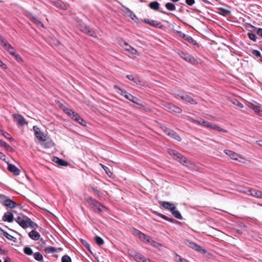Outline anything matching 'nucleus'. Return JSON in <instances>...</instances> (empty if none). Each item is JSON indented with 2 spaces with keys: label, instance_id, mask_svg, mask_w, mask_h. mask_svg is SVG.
<instances>
[{
  "label": "nucleus",
  "instance_id": "nucleus-14",
  "mask_svg": "<svg viewBox=\"0 0 262 262\" xmlns=\"http://www.w3.org/2000/svg\"><path fill=\"white\" fill-rule=\"evenodd\" d=\"M247 193L255 198H262V192L258 190L249 189Z\"/></svg>",
  "mask_w": 262,
  "mask_h": 262
},
{
  "label": "nucleus",
  "instance_id": "nucleus-28",
  "mask_svg": "<svg viewBox=\"0 0 262 262\" xmlns=\"http://www.w3.org/2000/svg\"><path fill=\"white\" fill-rule=\"evenodd\" d=\"M170 212L176 218L180 220L182 219V216L179 211L176 209V207Z\"/></svg>",
  "mask_w": 262,
  "mask_h": 262
},
{
  "label": "nucleus",
  "instance_id": "nucleus-27",
  "mask_svg": "<svg viewBox=\"0 0 262 262\" xmlns=\"http://www.w3.org/2000/svg\"><path fill=\"white\" fill-rule=\"evenodd\" d=\"M170 132L168 133V136L177 141H180L181 140V138L173 130H171L169 131Z\"/></svg>",
  "mask_w": 262,
  "mask_h": 262
},
{
  "label": "nucleus",
  "instance_id": "nucleus-59",
  "mask_svg": "<svg viewBox=\"0 0 262 262\" xmlns=\"http://www.w3.org/2000/svg\"><path fill=\"white\" fill-rule=\"evenodd\" d=\"M178 256L179 257V261L180 262H189V261H188V260H187L185 258H182L180 256H179V255H178Z\"/></svg>",
  "mask_w": 262,
  "mask_h": 262
},
{
  "label": "nucleus",
  "instance_id": "nucleus-33",
  "mask_svg": "<svg viewBox=\"0 0 262 262\" xmlns=\"http://www.w3.org/2000/svg\"><path fill=\"white\" fill-rule=\"evenodd\" d=\"M63 111L69 116H71L72 118L74 117V115L76 113L73 112L72 110L67 107L66 106L63 107Z\"/></svg>",
  "mask_w": 262,
  "mask_h": 262
},
{
  "label": "nucleus",
  "instance_id": "nucleus-9",
  "mask_svg": "<svg viewBox=\"0 0 262 262\" xmlns=\"http://www.w3.org/2000/svg\"><path fill=\"white\" fill-rule=\"evenodd\" d=\"M13 117L14 121L19 125L23 126L27 124L25 118L21 115L14 114L13 115Z\"/></svg>",
  "mask_w": 262,
  "mask_h": 262
},
{
  "label": "nucleus",
  "instance_id": "nucleus-22",
  "mask_svg": "<svg viewBox=\"0 0 262 262\" xmlns=\"http://www.w3.org/2000/svg\"><path fill=\"white\" fill-rule=\"evenodd\" d=\"M142 21L154 27H158L161 24L160 22L157 21L146 18L143 19Z\"/></svg>",
  "mask_w": 262,
  "mask_h": 262
},
{
  "label": "nucleus",
  "instance_id": "nucleus-58",
  "mask_svg": "<svg viewBox=\"0 0 262 262\" xmlns=\"http://www.w3.org/2000/svg\"><path fill=\"white\" fill-rule=\"evenodd\" d=\"M256 33L260 36L262 37V29L261 28L258 29L257 30Z\"/></svg>",
  "mask_w": 262,
  "mask_h": 262
},
{
  "label": "nucleus",
  "instance_id": "nucleus-48",
  "mask_svg": "<svg viewBox=\"0 0 262 262\" xmlns=\"http://www.w3.org/2000/svg\"><path fill=\"white\" fill-rule=\"evenodd\" d=\"M0 132L2 133V134L7 139H10L11 138L10 137V135L8 133L4 131L3 130H1Z\"/></svg>",
  "mask_w": 262,
  "mask_h": 262
},
{
  "label": "nucleus",
  "instance_id": "nucleus-43",
  "mask_svg": "<svg viewBox=\"0 0 262 262\" xmlns=\"http://www.w3.org/2000/svg\"><path fill=\"white\" fill-rule=\"evenodd\" d=\"M62 262H72L70 257L67 255H64L62 257Z\"/></svg>",
  "mask_w": 262,
  "mask_h": 262
},
{
  "label": "nucleus",
  "instance_id": "nucleus-60",
  "mask_svg": "<svg viewBox=\"0 0 262 262\" xmlns=\"http://www.w3.org/2000/svg\"><path fill=\"white\" fill-rule=\"evenodd\" d=\"M164 132L165 133V134L168 136V133L170 132H168V131H171V129H169V128H165L164 129H163Z\"/></svg>",
  "mask_w": 262,
  "mask_h": 262
},
{
  "label": "nucleus",
  "instance_id": "nucleus-37",
  "mask_svg": "<svg viewBox=\"0 0 262 262\" xmlns=\"http://www.w3.org/2000/svg\"><path fill=\"white\" fill-rule=\"evenodd\" d=\"M165 7L169 11H174L176 10L175 5L172 3H167L165 4Z\"/></svg>",
  "mask_w": 262,
  "mask_h": 262
},
{
  "label": "nucleus",
  "instance_id": "nucleus-23",
  "mask_svg": "<svg viewBox=\"0 0 262 262\" xmlns=\"http://www.w3.org/2000/svg\"><path fill=\"white\" fill-rule=\"evenodd\" d=\"M53 161L55 163H57L58 165H60V166H66L68 165V163L67 162H66V161H64L62 159H60L56 157H55L53 158Z\"/></svg>",
  "mask_w": 262,
  "mask_h": 262
},
{
  "label": "nucleus",
  "instance_id": "nucleus-38",
  "mask_svg": "<svg viewBox=\"0 0 262 262\" xmlns=\"http://www.w3.org/2000/svg\"><path fill=\"white\" fill-rule=\"evenodd\" d=\"M56 6L57 7H59L61 9L66 10L68 8V6L66 5L65 4L63 3L61 1H57L56 2Z\"/></svg>",
  "mask_w": 262,
  "mask_h": 262
},
{
  "label": "nucleus",
  "instance_id": "nucleus-41",
  "mask_svg": "<svg viewBox=\"0 0 262 262\" xmlns=\"http://www.w3.org/2000/svg\"><path fill=\"white\" fill-rule=\"evenodd\" d=\"M114 88L118 90V93H119L120 94H121V95L124 96V97H125V93H127L126 91L122 90V89H121L120 88H119L117 85H114Z\"/></svg>",
  "mask_w": 262,
  "mask_h": 262
},
{
  "label": "nucleus",
  "instance_id": "nucleus-24",
  "mask_svg": "<svg viewBox=\"0 0 262 262\" xmlns=\"http://www.w3.org/2000/svg\"><path fill=\"white\" fill-rule=\"evenodd\" d=\"M72 118L83 126H85L86 125L85 121L77 113H75V114L74 115V117H72Z\"/></svg>",
  "mask_w": 262,
  "mask_h": 262
},
{
  "label": "nucleus",
  "instance_id": "nucleus-40",
  "mask_svg": "<svg viewBox=\"0 0 262 262\" xmlns=\"http://www.w3.org/2000/svg\"><path fill=\"white\" fill-rule=\"evenodd\" d=\"M147 244L156 248H159V247L160 246V244L159 243L152 240L151 237L150 238L149 242H148Z\"/></svg>",
  "mask_w": 262,
  "mask_h": 262
},
{
  "label": "nucleus",
  "instance_id": "nucleus-31",
  "mask_svg": "<svg viewBox=\"0 0 262 262\" xmlns=\"http://www.w3.org/2000/svg\"><path fill=\"white\" fill-rule=\"evenodd\" d=\"M185 61L194 65L198 63L196 59H195L192 55L190 54H189V57H187V59H186Z\"/></svg>",
  "mask_w": 262,
  "mask_h": 262
},
{
  "label": "nucleus",
  "instance_id": "nucleus-42",
  "mask_svg": "<svg viewBox=\"0 0 262 262\" xmlns=\"http://www.w3.org/2000/svg\"><path fill=\"white\" fill-rule=\"evenodd\" d=\"M24 252L25 254L31 255L33 254V251L29 247H25L24 248Z\"/></svg>",
  "mask_w": 262,
  "mask_h": 262
},
{
  "label": "nucleus",
  "instance_id": "nucleus-54",
  "mask_svg": "<svg viewBox=\"0 0 262 262\" xmlns=\"http://www.w3.org/2000/svg\"><path fill=\"white\" fill-rule=\"evenodd\" d=\"M220 10L223 12L224 14H228L230 13V11L227 9L221 8Z\"/></svg>",
  "mask_w": 262,
  "mask_h": 262
},
{
  "label": "nucleus",
  "instance_id": "nucleus-5",
  "mask_svg": "<svg viewBox=\"0 0 262 262\" xmlns=\"http://www.w3.org/2000/svg\"><path fill=\"white\" fill-rule=\"evenodd\" d=\"M16 222L23 228L29 227L30 219L26 216H18L15 219Z\"/></svg>",
  "mask_w": 262,
  "mask_h": 262
},
{
  "label": "nucleus",
  "instance_id": "nucleus-49",
  "mask_svg": "<svg viewBox=\"0 0 262 262\" xmlns=\"http://www.w3.org/2000/svg\"><path fill=\"white\" fill-rule=\"evenodd\" d=\"M232 103L234 105L238 106L240 108H243V105L241 103H240L238 101L236 100V99L233 100L232 101Z\"/></svg>",
  "mask_w": 262,
  "mask_h": 262
},
{
  "label": "nucleus",
  "instance_id": "nucleus-47",
  "mask_svg": "<svg viewBox=\"0 0 262 262\" xmlns=\"http://www.w3.org/2000/svg\"><path fill=\"white\" fill-rule=\"evenodd\" d=\"M13 56H14L15 60H17L18 62H23V59H22L21 57H20V56L18 54L15 53Z\"/></svg>",
  "mask_w": 262,
  "mask_h": 262
},
{
  "label": "nucleus",
  "instance_id": "nucleus-12",
  "mask_svg": "<svg viewBox=\"0 0 262 262\" xmlns=\"http://www.w3.org/2000/svg\"><path fill=\"white\" fill-rule=\"evenodd\" d=\"M80 30L83 32L89 34L91 36L95 37V33L90 30V28L86 25H81L80 27Z\"/></svg>",
  "mask_w": 262,
  "mask_h": 262
},
{
  "label": "nucleus",
  "instance_id": "nucleus-3",
  "mask_svg": "<svg viewBox=\"0 0 262 262\" xmlns=\"http://www.w3.org/2000/svg\"><path fill=\"white\" fill-rule=\"evenodd\" d=\"M194 122L198 123V124H202L205 127L210 128V129L214 130H217L219 132H223L224 133H227V130H226V129L222 128L220 127L219 126H217L216 125L211 123L209 122L206 121L201 120H199V121H194Z\"/></svg>",
  "mask_w": 262,
  "mask_h": 262
},
{
  "label": "nucleus",
  "instance_id": "nucleus-34",
  "mask_svg": "<svg viewBox=\"0 0 262 262\" xmlns=\"http://www.w3.org/2000/svg\"><path fill=\"white\" fill-rule=\"evenodd\" d=\"M33 256L35 259L37 261L42 262L43 261V256L41 253L39 252H35L33 254Z\"/></svg>",
  "mask_w": 262,
  "mask_h": 262
},
{
  "label": "nucleus",
  "instance_id": "nucleus-11",
  "mask_svg": "<svg viewBox=\"0 0 262 262\" xmlns=\"http://www.w3.org/2000/svg\"><path fill=\"white\" fill-rule=\"evenodd\" d=\"M26 15L27 16V17L28 18H29L35 24H36L38 26H40L42 27H44L42 23H41V22L38 19V18L37 17L33 16L32 15V14H31L29 12H27L26 13Z\"/></svg>",
  "mask_w": 262,
  "mask_h": 262
},
{
  "label": "nucleus",
  "instance_id": "nucleus-29",
  "mask_svg": "<svg viewBox=\"0 0 262 262\" xmlns=\"http://www.w3.org/2000/svg\"><path fill=\"white\" fill-rule=\"evenodd\" d=\"M125 93V97L126 99H127L128 100H130V101H132V102H133L134 103H137V98H136L135 97H134L132 94H129L128 93Z\"/></svg>",
  "mask_w": 262,
  "mask_h": 262
},
{
  "label": "nucleus",
  "instance_id": "nucleus-30",
  "mask_svg": "<svg viewBox=\"0 0 262 262\" xmlns=\"http://www.w3.org/2000/svg\"><path fill=\"white\" fill-rule=\"evenodd\" d=\"M159 6L160 4L156 1L151 2L149 4V7L154 10H158Z\"/></svg>",
  "mask_w": 262,
  "mask_h": 262
},
{
  "label": "nucleus",
  "instance_id": "nucleus-17",
  "mask_svg": "<svg viewBox=\"0 0 262 262\" xmlns=\"http://www.w3.org/2000/svg\"><path fill=\"white\" fill-rule=\"evenodd\" d=\"M8 169L9 171L13 172L16 176L19 174V169L14 165L9 164L8 166Z\"/></svg>",
  "mask_w": 262,
  "mask_h": 262
},
{
  "label": "nucleus",
  "instance_id": "nucleus-15",
  "mask_svg": "<svg viewBox=\"0 0 262 262\" xmlns=\"http://www.w3.org/2000/svg\"><path fill=\"white\" fill-rule=\"evenodd\" d=\"M2 219L3 221L11 223L13 221V215L11 212L8 211L5 213Z\"/></svg>",
  "mask_w": 262,
  "mask_h": 262
},
{
  "label": "nucleus",
  "instance_id": "nucleus-50",
  "mask_svg": "<svg viewBox=\"0 0 262 262\" xmlns=\"http://www.w3.org/2000/svg\"><path fill=\"white\" fill-rule=\"evenodd\" d=\"M91 188L93 192L96 193L98 196H101L102 195V193L100 191L97 190L96 188L91 187Z\"/></svg>",
  "mask_w": 262,
  "mask_h": 262
},
{
  "label": "nucleus",
  "instance_id": "nucleus-62",
  "mask_svg": "<svg viewBox=\"0 0 262 262\" xmlns=\"http://www.w3.org/2000/svg\"><path fill=\"white\" fill-rule=\"evenodd\" d=\"M161 217L165 220H169V217H168L167 216H166V215H165L164 214H162L161 215Z\"/></svg>",
  "mask_w": 262,
  "mask_h": 262
},
{
  "label": "nucleus",
  "instance_id": "nucleus-6",
  "mask_svg": "<svg viewBox=\"0 0 262 262\" xmlns=\"http://www.w3.org/2000/svg\"><path fill=\"white\" fill-rule=\"evenodd\" d=\"M184 243L186 245L195 250L196 251L202 252L204 253H205V250L203 249L202 248V247H201L200 246H199V245L196 244L195 243L190 242V241L187 239L184 240Z\"/></svg>",
  "mask_w": 262,
  "mask_h": 262
},
{
  "label": "nucleus",
  "instance_id": "nucleus-39",
  "mask_svg": "<svg viewBox=\"0 0 262 262\" xmlns=\"http://www.w3.org/2000/svg\"><path fill=\"white\" fill-rule=\"evenodd\" d=\"M94 239H95V242L99 246H101L104 244V241L103 240V239L98 236H96L95 237Z\"/></svg>",
  "mask_w": 262,
  "mask_h": 262
},
{
  "label": "nucleus",
  "instance_id": "nucleus-25",
  "mask_svg": "<svg viewBox=\"0 0 262 262\" xmlns=\"http://www.w3.org/2000/svg\"><path fill=\"white\" fill-rule=\"evenodd\" d=\"M29 236L31 239L35 241L39 239L40 236L39 233L34 230H32L31 232H30L29 233Z\"/></svg>",
  "mask_w": 262,
  "mask_h": 262
},
{
  "label": "nucleus",
  "instance_id": "nucleus-1",
  "mask_svg": "<svg viewBox=\"0 0 262 262\" xmlns=\"http://www.w3.org/2000/svg\"><path fill=\"white\" fill-rule=\"evenodd\" d=\"M168 152L169 155L172 156L175 160L181 163L182 164L190 168L193 167L194 165L189 160L187 159L186 157L174 149H168Z\"/></svg>",
  "mask_w": 262,
  "mask_h": 262
},
{
  "label": "nucleus",
  "instance_id": "nucleus-56",
  "mask_svg": "<svg viewBox=\"0 0 262 262\" xmlns=\"http://www.w3.org/2000/svg\"><path fill=\"white\" fill-rule=\"evenodd\" d=\"M8 198L4 195H0V202L4 203V201L5 199H7Z\"/></svg>",
  "mask_w": 262,
  "mask_h": 262
},
{
  "label": "nucleus",
  "instance_id": "nucleus-32",
  "mask_svg": "<svg viewBox=\"0 0 262 262\" xmlns=\"http://www.w3.org/2000/svg\"><path fill=\"white\" fill-rule=\"evenodd\" d=\"M0 146L4 147L7 150H11L12 149V147H11L9 145L7 144V143L4 141L0 139Z\"/></svg>",
  "mask_w": 262,
  "mask_h": 262
},
{
  "label": "nucleus",
  "instance_id": "nucleus-63",
  "mask_svg": "<svg viewBox=\"0 0 262 262\" xmlns=\"http://www.w3.org/2000/svg\"><path fill=\"white\" fill-rule=\"evenodd\" d=\"M256 143H257L258 145H259V146H262V141H256Z\"/></svg>",
  "mask_w": 262,
  "mask_h": 262
},
{
  "label": "nucleus",
  "instance_id": "nucleus-45",
  "mask_svg": "<svg viewBox=\"0 0 262 262\" xmlns=\"http://www.w3.org/2000/svg\"><path fill=\"white\" fill-rule=\"evenodd\" d=\"M247 36L252 41H256L257 37L255 34L251 33H248L247 34Z\"/></svg>",
  "mask_w": 262,
  "mask_h": 262
},
{
  "label": "nucleus",
  "instance_id": "nucleus-53",
  "mask_svg": "<svg viewBox=\"0 0 262 262\" xmlns=\"http://www.w3.org/2000/svg\"><path fill=\"white\" fill-rule=\"evenodd\" d=\"M30 225H29V227H30L32 228L36 229L37 227V224H35V223H34L33 222H32L31 220H30Z\"/></svg>",
  "mask_w": 262,
  "mask_h": 262
},
{
  "label": "nucleus",
  "instance_id": "nucleus-21",
  "mask_svg": "<svg viewBox=\"0 0 262 262\" xmlns=\"http://www.w3.org/2000/svg\"><path fill=\"white\" fill-rule=\"evenodd\" d=\"M160 204H162L163 207L165 209L169 210L170 211L175 207L173 204L168 202H160Z\"/></svg>",
  "mask_w": 262,
  "mask_h": 262
},
{
  "label": "nucleus",
  "instance_id": "nucleus-19",
  "mask_svg": "<svg viewBox=\"0 0 262 262\" xmlns=\"http://www.w3.org/2000/svg\"><path fill=\"white\" fill-rule=\"evenodd\" d=\"M126 77L136 84H141L142 83L141 79L138 77L134 76L132 75H127Z\"/></svg>",
  "mask_w": 262,
  "mask_h": 262
},
{
  "label": "nucleus",
  "instance_id": "nucleus-51",
  "mask_svg": "<svg viewBox=\"0 0 262 262\" xmlns=\"http://www.w3.org/2000/svg\"><path fill=\"white\" fill-rule=\"evenodd\" d=\"M252 53L253 55L256 57H261L260 52L258 50H254L252 51Z\"/></svg>",
  "mask_w": 262,
  "mask_h": 262
},
{
  "label": "nucleus",
  "instance_id": "nucleus-35",
  "mask_svg": "<svg viewBox=\"0 0 262 262\" xmlns=\"http://www.w3.org/2000/svg\"><path fill=\"white\" fill-rule=\"evenodd\" d=\"M124 49L126 51L129 52L133 55H137V54L139 55L138 54L137 51L135 48H134L133 47L130 46V45L127 46V48H124Z\"/></svg>",
  "mask_w": 262,
  "mask_h": 262
},
{
  "label": "nucleus",
  "instance_id": "nucleus-18",
  "mask_svg": "<svg viewBox=\"0 0 262 262\" xmlns=\"http://www.w3.org/2000/svg\"><path fill=\"white\" fill-rule=\"evenodd\" d=\"M178 33L180 34V35L181 37H182L183 38H184L188 42L191 43L193 45H195L196 43L195 40H194V39L190 36L187 35L181 32H179Z\"/></svg>",
  "mask_w": 262,
  "mask_h": 262
},
{
  "label": "nucleus",
  "instance_id": "nucleus-16",
  "mask_svg": "<svg viewBox=\"0 0 262 262\" xmlns=\"http://www.w3.org/2000/svg\"><path fill=\"white\" fill-rule=\"evenodd\" d=\"M0 43L2 46L8 51L9 50L12 46L7 42V41L3 37V36L0 34Z\"/></svg>",
  "mask_w": 262,
  "mask_h": 262
},
{
  "label": "nucleus",
  "instance_id": "nucleus-64",
  "mask_svg": "<svg viewBox=\"0 0 262 262\" xmlns=\"http://www.w3.org/2000/svg\"><path fill=\"white\" fill-rule=\"evenodd\" d=\"M4 262H11V259L10 258H7L5 259Z\"/></svg>",
  "mask_w": 262,
  "mask_h": 262
},
{
  "label": "nucleus",
  "instance_id": "nucleus-8",
  "mask_svg": "<svg viewBox=\"0 0 262 262\" xmlns=\"http://www.w3.org/2000/svg\"><path fill=\"white\" fill-rule=\"evenodd\" d=\"M178 96L180 97L182 100H184L186 102L189 103L191 104H197V101L193 99L187 94H178Z\"/></svg>",
  "mask_w": 262,
  "mask_h": 262
},
{
  "label": "nucleus",
  "instance_id": "nucleus-26",
  "mask_svg": "<svg viewBox=\"0 0 262 262\" xmlns=\"http://www.w3.org/2000/svg\"><path fill=\"white\" fill-rule=\"evenodd\" d=\"M169 111L170 112H175L177 113H181L182 112V110L181 108L177 107L174 105L169 104V107H168Z\"/></svg>",
  "mask_w": 262,
  "mask_h": 262
},
{
  "label": "nucleus",
  "instance_id": "nucleus-52",
  "mask_svg": "<svg viewBox=\"0 0 262 262\" xmlns=\"http://www.w3.org/2000/svg\"><path fill=\"white\" fill-rule=\"evenodd\" d=\"M11 55H14L16 52L14 48L12 47L9 50L7 51Z\"/></svg>",
  "mask_w": 262,
  "mask_h": 262
},
{
  "label": "nucleus",
  "instance_id": "nucleus-61",
  "mask_svg": "<svg viewBox=\"0 0 262 262\" xmlns=\"http://www.w3.org/2000/svg\"><path fill=\"white\" fill-rule=\"evenodd\" d=\"M164 132L165 133V134L168 136V133L170 132H168V131H171V129H169V128H165L164 129H163Z\"/></svg>",
  "mask_w": 262,
  "mask_h": 262
},
{
  "label": "nucleus",
  "instance_id": "nucleus-10",
  "mask_svg": "<svg viewBox=\"0 0 262 262\" xmlns=\"http://www.w3.org/2000/svg\"><path fill=\"white\" fill-rule=\"evenodd\" d=\"M135 233L138 235L140 239L145 243H147L149 242L150 237L149 236H147V235L145 234L144 233L141 232V231L136 230Z\"/></svg>",
  "mask_w": 262,
  "mask_h": 262
},
{
  "label": "nucleus",
  "instance_id": "nucleus-7",
  "mask_svg": "<svg viewBox=\"0 0 262 262\" xmlns=\"http://www.w3.org/2000/svg\"><path fill=\"white\" fill-rule=\"evenodd\" d=\"M33 130L35 133V137L41 141H45L46 140V135L42 133L39 128L36 126L33 127Z\"/></svg>",
  "mask_w": 262,
  "mask_h": 262
},
{
  "label": "nucleus",
  "instance_id": "nucleus-46",
  "mask_svg": "<svg viewBox=\"0 0 262 262\" xmlns=\"http://www.w3.org/2000/svg\"><path fill=\"white\" fill-rule=\"evenodd\" d=\"M101 165L102 166V167L103 168V169L104 170V171H105V172L108 175V176H111L112 174V172L111 171L110 169L106 166H104V165H103L102 164H101Z\"/></svg>",
  "mask_w": 262,
  "mask_h": 262
},
{
  "label": "nucleus",
  "instance_id": "nucleus-55",
  "mask_svg": "<svg viewBox=\"0 0 262 262\" xmlns=\"http://www.w3.org/2000/svg\"><path fill=\"white\" fill-rule=\"evenodd\" d=\"M194 2V0H186V3L189 6L193 5Z\"/></svg>",
  "mask_w": 262,
  "mask_h": 262
},
{
  "label": "nucleus",
  "instance_id": "nucleus-4",
  "mask_svg": "<svg viewBox=\"0 0 262 262\" xmlns=\"http://www.w3.org/2000/svg\"><path fill=\"white\" fill-rule=\"evenodd\" d=\"M224 152L230 157L231 159L238 161L239 162L244 163L245 162L246 160L242 156L230 150H225Z\"/></svg>",
  "mask_w": 262,
  "mask_h": 262
},
{
  "label": "nucleus",
  "instance_id": "nucleus-2",
  "mask_svg": "<svg viewBox=\"0 0 262 262\" xmlns=\"http://www.w3.org/2000/svg\"><path fill=\"white\" fill-rule=\"evenodd\" d=\"M86 201L89 205L91 207L93 210L98 213H101L103 211H107V208L99 203L95 199H93L92 197H88Z\"/></svg>",
  "mask_w": 262,
  "mask_h": 262
},
{
  "label": "nucleus",
  "instance_id": "nucleus-13",
  "mask_svg": "<svg viewBox=\"0 0 262 262\" xmlns=\"http://www.w3.org/2000/svg\"><path fill=\"white\" fill-rule=\"evenodd\" d=\"M62 250V248H55L52 246H49L45 249L46 253H53L54 252H59Z\"/></svg>",
  "mask_w": 262,
  "mask_h": 262
},
{
  "label": "nucleus",
  "instance_id": "nucleus-20",
  "mask_svg": "<svg viewBox=\"0 0 262 262\" xmlns=\"http://www.w3.org/2000/svg\"><path fill=\"white\" fill-rule=\"evenodd\" d=\"M4 205L10 208H14L16 206V203L8 198L4 201Z\"/></svg>",
  "mask_w": 262,
  "mask_h": 262
},
{
  "label": "nucleus",
  "instance_id": "nucleus-36",
  "mask_svg": "<svg viewBox=\"0 0 262 262\" xmlns=\"http://www.w3.org/2000/svg\"><path fill=\"white\" fill-rule=\"evenodd\" d=\"M0 231L3 232V234L4 236H5L7 238L11 241H14L15 238L13 236L9 234L6 231H4L2 228L0 227Z\"/></svg>",
  "mask_w": 262,
  "mask_h": 262
},
{
  "label": "nucleus",
  "instance_id": "nucleus-57",
  "mask_svg": "<svg viewBox=\"0 0 262 262\" xmlns=\"http://www.w3.org/2000/svg\"><path fill=\"white\" fill-rule=\"evenodd\" d=\"M0 67L1 68H2L3 69H6L7 67L6 64L4 63L1 59H0Z\"/></svg>",
  "mask_w": 262,
  "mask_h": 262
},
{
  "label": "nucleus",
  "instance_id": "nucleus-44",
  "mask_svg": "<svg viewBox=\"0 0 262 262\" xmlns=\"http://www.w3.org/2000/svg\"><path fill=\"white\" fill-rule=\"evenodd\" d=\"M178 54L180 56L185 60L187 59V57H189V54L183 52H179Z\"/></svg>",
  "mask_w": 262,
  "mask_h": 262
}]
</instances>
